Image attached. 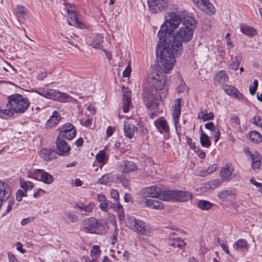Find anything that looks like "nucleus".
<instances>
[{
  "instance_id": "nucleus-1",
  "label": "nucleus",
  "mask_w": 262,
  "mask_h": 262,
  "mask_svg": "<svg viewBox=\"0 0 262 262\" xmlns=\"http://www.w3.org/2000/svg\"><path fill=\"white\" fill-rule=\"evenodd\" d=\"M195 26L196 21L193 18L185 16L179 30L161 40L164 43L163 49H157L156 53L158 62L164 67L165 71L172 69L175 61L174 55L182 54L183 43L192 39Z\"/></svg>"
},
{
  "instance_id": "nucleus-2",
  "label": "nucleus",
  "mask_w": 262,
  "mask_h": 262,
  "mask_svg": "<svg viewBox=\"0 0 262 262\" xmlns=\"http://www.w3.org/2000/svg\"><path fill=\"white\" fill-rule=\"evenodd\" d=\"M163 72L157 69L151 71L148 76V82L151 88L155 90L157 94H158L159 99L164 98L167 95V89L165 87L166 81V75L169 71H165L164 67Z\"/></svg>"
},
{
  "instance_id": "nucleus-3",
  "label": "nucleus",
  "mask_w": 262,
  "mask_h": 262,
  "mask_svg": "<svg viewBox=\"0 0 262 262\" xmlns=\"http://www.w3.org/2000/svg\"><path fill=\"white\" fill-rule=\"evenodd\" d=\"M183 20L184 18L182 19L180 15L176 13H168L165 23L161 26L158 33L160 40L172 34L173 30L178 28L180 23L183 22Z\"/></svg>"
},
{
  "instance_id": "nucleus-4",
  "label": "nucleus",
  "mask_w": 262,
  "mask_h": 262,
  "mask_svg": "<svg viewBox=\"0 0 262 262\" xmlns=\"http://www.w3.org/2000/svg\"><path fill=\"white\" fill-rule=\"evenodd\" d=\"M8 99L7 106L10 107L15 113H24L30 105L28 99L18 94L12 95L9 96Z\"/></svg>"
},
{
  "instance_id": "nucleus-5",
  "label": "nucleus",
  "mask_w": 262,
  "mask_h": 262,
  "mask_svg": "<svg viewBox=\"0 0 262 262\" xmlns=\"http://www.w3.org/2000/svg\"><path fill=\"white\" fill-rule=\"evenodd\" d=\"M32 92L36 93L45 98L59 101H62L63 100L71 97L66 93L60 92L53 89H39L38 90L33 89Z\"/></svg>"
},
{
  "instance_id": "nucleus-6",
  "label": "nucleus",
  "mask_w": 262,
  "mask_h": 262,
  "mask_svg": "<svg viewBox=\"0 0 262 262\" xmlns=\"http://www.w3.org/2000/svg\"><path fill=\"white\" fill-rule=\"evenodd\" d=\"M125 223L128 228L140 234L148 235L150 233L145 223L141 220H136L133 216L127 217Z\"/></svg>"
},
{
  "instance_id": "nucleus-7",
  "label": "nucleus",
  "mask_w": 262,
  "mask_h": 262,
  "mask_svg": "<svg viewBox=\"0 0 262 262\" xmlns=\"http://www.w3.org/2000/svg\"><path fill=\"white\" fill-rule=\"evenodd\" d=\"M143 100L147 108H152L155 109L158 107L159 99L158 94L155 96L153 92L148 89H145L143 90Z\"/></svg>"
},
{
  "instance_id": "nucleus-8",
  "label": "nucleus",
  "mask_w": 262,
  "mask_h": 262,
  "mask_svg": "<svg viewBox=\"0 0 262 262\" xmlns=\"http://www.w3.org/2000/svg\"><path fill=\"white\" fill-rule=\"evenodd\" d=\"M64 9L67 11L68 14V21L69 24L78 28L82 29L84 25L79 21L77 18V16L75 12V8L69 4L65 5Z\"/></svg>"
},
{
  "instance_id": "nucleus-9",
  "label": "nucleus",
  "mask_w": 262,
  "mask_h": 262,
  "mask_svg": "<svg viewBox=\"0 0 262 262\" xmlns=\"http://www.w3.org/2000/svg\"><path fill=\"white\" fill-rule=\"evenodd\" d=\"M99 227L97 220L91 217L82 221L80 230L85 232L93 233L98 230Z\"/></svg>"
},
{
  "instance_id": "nucleus-10",
  "label": "nucleus",
  "mask_w": 262,
  "mask_h": 262,
  "mask_svg": "<svg viewBox=\"0 0 262 262\" xmlns=\"http://www.w3.org/2000/svg\"><path fill=\"white\" fill-rule=\"evenodd\" d=\"M168 0H147L149 9L152 13H159L168 6Z\"/></svg>"
},
{
  "instance_id": "nucleus-11",
  "label": "nucleus",
  "mask_w": 262,
  "mask_h": 262,
  "mask_svg": "<svg viewBox=\"0 0 262 262\" xmlns=\"http://www.w3.org/2000/svg\"><path fill=\"white\" fill-rule=\"evenodd\" d=\"M58 129L60 131L58 137L72 140L76 136V129L74 126L70 123L63 124Z\"/></svg>"
},
{
  "instance_id": "nucleus-12",
  "label": "nucleus",
  "mask_w": 262,
  "mask_h": 262,
  "mask_svg": "<svg viewBox=\"0 0 262 262\" xmlns=\"http://www.w3.org/2000/svg\"><path fill=\"white\" fill-rule=\"evenodd\" d=\"M57 156H68L70 154L71 147L62 138L57 137L56 141Z\"/></svg>"
},
{
  "instance_id": "nucleus-13",
  "label": "nucleus",
  "mask_w": 262,
  "mask_h": 262,
  "mask_svg": "<svg viewBox=\"0 0 262 262\" xmlns=\"http://www.w3.org/2000/svg\"><path fill=\"white\" fill-rule=\"evenodd\" d=\"M162 186L157 185L148 187L144 188L142 191V195L143 198H160V194L162 192Z\"/></svg>"
},
{
  "instance_id": "nucleus-14",
  "label": "nucleus",
  "mask_w": 262,
  "mask_h": 262,
  "mask_svg": "<svg viewBox=\"0 0 262 262\" xmlns=\"http://www.w3.org/2000/svg\"><path fill=\"white\" fill-rule=\"evenodd\" d=\"M193 2L196 6L205 13L209 15L214 13V8L209 2V0H193Z\"/></svg>"
},
{
  "instance_id": "nucleus-15",
  "label": "nucleus",
  "mask_w": 262,
  "mask_h": 262,
  "mask_svg": "<svg viewBox=\"0 0 262 262\" xmlns=\"http://www.w3.org/2000/svg\"><path fill=\"white\" fill-rule=\"evenodd\" d=\"M11 195V189L9 185L0 181V208L4 201L8 200Z\"/></svg>"
},
{
  "instance_id": "nucleus-16",
  "label": "nucleus",
  "mask_w": 262,
  "mask_h": 262,
  "mask_svg": "<svg viewBox=\"0 0 262 262\" xmlns=\"http://www.w3.org/2000/svg\"><path fill=\"white\" fill-rule=\"evenodd\" d=\"M244 152L246 155L249 156L252 160L251 166L254 170L259 169L261 165V156L258 152L252 154L249 151L248 148L244 149Z\"/></svg>"
},
{
  "instance_id": "nucleus-17",
  "label": "nucleus",
  "mask_w": 262,
  "mask_h": 262,
  "mask_svg": "<svg viewBox=\"0 0 262 262\" xmlns=\"http://www.w3.org/2000/svg\"><path fill=\"white\" fill-rule=\"evenodd\" d=\"M123 93V106L122 108L124 113H127L129 111V106L131 102V92L127 87L122 86Z\"/></svg>"
},
{
  "instance_id": "nucleus-18",
  "label": "nucleus",
  "mask_w": 262,
  "mask_h": 262,
  "mask_svg": "<svg viewBox=\"0 0 262 262\" xmlns=\"http://www.w3.org/2000/svg\"><path fill=\"white\" fill-rule=\"evenodd\" d=\"M39 155L45 161H49L57 158V152L54 149L43 148L40 150Z\"/></svg>"
},
{
  "instance_id": "nucleus-19",
  "label": "nucleus",
  "mask_w": 262,
  "mask_h": 262,
  "mask_svg": "<svg viewBox=\"0 0 262 262\" xmlns=\"http://www.w3.org/2000/svg\"><path fill=\"white\" fill-rule=\"evenodd\" d=\"M123 129L125 136L129 139H132L133 138L135 132L137 131L138 127H135L129 121H125L124 123Z\"/></svg>"
},
{
  "instance_id": "nucleus-20",
  "label": "nucleus",
  "mask_w": 262,
  "mask_h": 262,
  "mask_svg": "<svg viewBox=\"0 0 262 262\" xmlns=\"http://www.w3.org/2000/svg\"><path fill=\"white\" fill-rule=\"evenodd\" d=\"M181 99H176L174 104L173 106V120L175 125L179 122L181 114Z\"/></svg>"
},
{
  "instance_id": "nucleus-21",
  "label": "nucleus",
  "mask_w": 262,
  "mask_h": 262,
  "mask_svg": "<svg viewBox=\"0 0 262 262\" xmlns=\"http://www.w3.org/2000/svg\"><path fill=\"white\" fill-rule=\"evenodd\" d=\"M192 194L189 191L176 190L175 201L185 202L191 199Z\"/></svg>"
},
{
  "instance_id": "nucleus-22",
  "label": "nucleus",
  "mask_w": 262,
  "mask_h": 262,
  "mask_svg": "<svg viewBox=\"0 0 262 262\" xmlns=\"http://www.w3.org/2000/svg\"><path fill=\"white\" fill-rule=\"evenodd\" d=\"M223 89L227 94L233 96L235 98L241 99L243 97L242 95L240 93L238 90L231 85H226L224 86Z\"/></svg>"
},
{
  "instance_id": "nucleus-23",
  "label": "nucleus",
  "mask_w": 262,
  "mask_h": 262,
  "mask_svg": "<svg viewBox=\"0 0 262 262\" xmlns=\"http://www.w3.org/2000/svg\"><path fill=\"white\" fill-rule=\"evenodd\" d=\"M121 167L123 173L133 172L138 169L137 166L134 162L128 160H124L121 165Z\"/></svg>"
},
{
  "instance_id": "nucleus-24",
  "label": "nucleus",
  "mask_w": 262,
  "mask_h": 262,
  "mask_svg": "<svg viewBox=\"0 0 262 262\" xmlns=\"http://www.w3.org/2000/svg\"><path fill=\"white\" fill-rule=\"evenodd\" d=\"M176 190H164L162 188V192L159 199L163 201H175Z\"/></svg>"
},
{
  "instance_id": "nucleus-25",
  "label": "nucleus",
  "mask_w": 262,
  "mask_h": 262,
  "mask_svg": "<svg viewBox=\"0 0 262 262\" xmlns=\"http://www.w3.org/2000/svg\"><path fill=\"white\" fill-rule=\"evenodd\" d=\"M145 206L155 209H163L164 208L163 204L158 200L152 199H146L145 202Z\"/></svg>"
},
{
  "instance_id": "nucleus-26",
  "label": "nucleus",
  "mask_w": 262,
  "mask_h": 262,
  "mask_svg": "<svg viewBox=\"0 0 262 262\" xmlns=\"http://www.w3.org/2000/svg\"><path fill=\"white\" fill-rule=\"evenodd\" d=\"M103 41V37L101 34H96L95 37L93 38L90 45L95 48H98L101 50L102 49L101 47V44Z\"/></svg>"
},
{
  "instance_id": "nucleus-27",
  "label": "nucleus",
  "mask_w": 262,
  "mask_h": 262,
  "mask_svg": "<svg viewBox=\"0 0 262 262\" xmlns=\"http://www.w3.org/2000/svg\"><path fill=\"white\" fill-rule=\"evenodd\" d=\"M228 80V76L224 70H221L218 72L215 75V81L214 84L217 83L224 84Z\"/></svg>"
},
{
  "instance_id": "nucleus-28",
  "label": "nucleus",
  "mask_w": 262,
  "mask_h": 262,
  "mask_svg": "<svg viewBox=\"0 0 262 262\" xmlns=\"http://www.w3.org/2000/svg\"><path fill=\"white\" fill-rule=\"evenodd\" d=\"M233 171L232 167L226 166L222 167L220 170V175L223 180H226L231 176Z\"/></svg>"
},
{
  "instance_id": "nucleus-29",
  "label": "nucleus",
  "mask_w": 262,
  "mask_h": 262,
  "mask_svg": "<svg viewBox=\"0 0 262 262\" xmlns=\"http://www.w3.org/2000/svg\"><path fill=\"white\" fill-rule=\"evenodd\" d=\"M249 138L254 143H260L262 142V136L256 130H252L249 133Z\"/></svg>"
},
{
  "instance_id": "nucleus-30",
  "label": "nucleus",
  "mask_w": 262,
  "mask_h": 262,
  "mask_svg": "<svg viewBox=\"0 0 262 262\" xmlns=\"http://www.w3.org/2000/svg\"><path fill=\"white\" fill-rule=\"evenodd\" d=\"M60 116L58 113L55 111L53 112L52 115L48 120V124L51 127L56 125L60 120Z\"/></svg>"
},
{
  "instance_id": "nucleus-31",
  "label": "nucleus",
  "mask_w": 262,
  "mask_h": 262,
  "mask_svg": "<svg viewBox=\"0 0 262 262\" xmlns=\"http://www.w3.org/2000/svg\"><path fill=\"white\" fill-rule=\"evenodd\" d=\"M98 200L100 202V208L104 211H107L108 209V203L103 194H98Z\"/></svg>"
},
{
  "instance_id": "nucleus-32",
  "label": "nucleus",
  "mask_w": 262,
  "mask_h": 262,
  "mask_svg": "<svg viewBox=\"0 0 262 262\" xmlns=\"http://www.w3.org/2000/svg\"><path fill=\"white\" fill-rule=\"evenodd\" d=\"M154 124L157 128H162L165 133L169 132V126L165 120L157 119L155 121Z\"/></svg>"
},
{
  "instance_id": "nucleus-33",
  "label": "nucleus",
  "mask_w": 262,
  "mask_h": 262,
  "mask_svg": "<svg viewBox=\"0 0 262 262\" xmlns=\"http://www.w3.org/2000/svg\"><path fill=\"white\" fill-rule=\"evenodd\" d=\"M235 192L232 190H225L219 192L217 196L222 201L228 200L229 196L234 195Z\"/></svg>"
},
{
  "instance_id": "nucleus-34",
  "label": "nucleus",
  "mask_w": 262,
  "mask_h": 262,
  "mask_svg": "<svg viewBox=\"0 0 262 262\" xmlns=\"http://www.w3.org/2000/svg\"><path fill=\"white\" fill-rule=\"evenodd\" d=\"M214 205L213 204L206 200H199L198 203V207L201 210H208Z\"/></svg>"
},
{
  "instance_id": "nucleus-35",
  "label": "nucleus",
  "mask_w": 262,
  "mask_h": 262,
  "mask_svg": "<svg viewBox=\"0 0 262 262\" xmlns=\"http://www.w3.org/2000/svg\"><path fill=\"white\" fill-rule=\"evenodd\" d=\"M200 143L203 147L208 148L211 145V142L208 136L204 133H202L200 136Z\"/></svg>"
},
{
  "instance_id": "nucleus-36",
  "label": "nucleus",
  "mask_w": 262,
  "mask_h": 262,
  "mask_svg": "<svg viewBox=\"0 0 262 262\" xmlns=\"http://www.w3.org/2000/svg\"><path fill=\"white\" fill-rule=\"evenodd\" d=\"M241 31L244 34L250 36L254 35L256 32L253 28L247 26H242L241 27Z\"/></svg>"
},
{
  "instance_id": "nucleus-37",
  "label": "nucleus",
  "mask_w": 262,
  "mask_h": 262,
  "mask_svg": "<svg viewBox=\"0 0 262 262\" xmlns=\"http://www.w3.org/2000/svg\"><path fill=\"white\" fill-rule=\"evenodd\" d=\"M53 177L47 172H43V173L41 174V180L46 184H51L53 182Z\"/></svg>"
},
{
  "instance_id": "nucleus-38",
  "label": "nucleus",
  "mask_w": 262,
  "mask_h": 262,
  "mask_svg": "<svg viewBox=\"0 0 262 262\" xmlns=\"http://www.w3.org/2000/svg\"><path fill=\"white\" fill-rule=\"evenodd\" d=\"M247 242L245 239H238L235 243L233 244V248L236 250L245 248H247Z\"/></svg>"
},
{
  "instance_id": "nucleus-39",
  "label": "nucleus",
  "mask_w": 262,
  "mask_h": 262,
  "mask_svg": "<svg viewBox=\"0 0 262 262\" xmlns=\"http://www.w3.org/2000/svg\"><path fill=\"white\" fill-rule=\"evenodd\" d=\"M242 58L240 56H237L235 57V61L233 62L230 64L229 68L234 71L237 70L242 62Z\"/></svg>"
},
{
  "instance_id": "nucleus-40",
  "label": "nucleus",
  "mask_w": 262,
  "mask_h": 262,
  "mask_svg": "<svg viewBox=\"0 0 262 262\" xmlns=\"http://www.w3.org/2000/svg\"><path fill=\"white\" fill-rule=\"evenodd\" d=\"M16 14L23 17L27 14L28 10L26 7L21 5H17L15 8Z\"/></svg>"
},
{
  "instance_id": "nucleus-41",
  "label": "nucleus",
  "mask_w": 262,
  "mask_h": 262,
  "mask_svg": "<svg viewBox=\"0 0 262 262\" xmlns=\"http://www.w3.org/2000/svg\"><path fill=\"white\" fill-rule=\"evenodd\" d=\"M20 187L22 189L26 191H27L28 189H32L34 187V184L31 182H25L23 180H20Z\"/></svg>"
},
{
  "instance_id": "nucleus-42",
  "label": "nucleus",
  "mask_w": 262,
  "mask_h": 262,
  "mask_svg": "<svg viewBox=\"0 0 262 262\" xmlns=\"http://www.w3.org/2000/svg\"><path fill=\"white\" fill-rule=\"evenodd\" d=\"M96 160L100 163H105V152L104 151L100 150L96 156Z\"/></svg>"
},
{
  "instance_id": "nucleus-43",
  "label": "nucleus",
  "mask_w": 262,
  "mask_h": 262,
  "mask_svg": "<svg viewBox=\"0 0 262 262\" xmlns=\"http://www.w3.org/2000/svg\"><path fill=\"white\" fill-rule=\"evenodd\" d=\"M169 245L173 247H177L179 248H182L185 245V242L180 238H178L177 240L174 242H169Z\"/></svg>"
},
{
  "instance_id": "nucleus-44",
  "label": "nucleus",
  "mask_w": 262,
  "mask_h": 262,
  "mask_svg": "<svg viewBox=\"0 0 262 262\" xmlns=\"http://www.w3.org/2000/svg\"><path fill=\"white\" fill-rule=\"evenodd\" d=\"M200 189L201 191L203 193L210 192L213 190H212V187L210 185L209 181L203 184L200 187Z\"/></svg>"
},
{
  "instance_id": "nucleus-45",
  "label": "nucleus",
  "mask_w": 262,
  "mask_h": 262,
  "mask_svg": "<svg viewBox=\"0 0 262 262\" xmlns=\"http://www.w3.org/2000/svg\"><path fill=\"white\" fill-rule=\"evenodd\" d=\"M187 86L183 79L180 80V85L177 87V91L178 93H183L187 91Z\"/></svg>"
},
{
  "instance_id": "nucleus-46",
  "label": "nucleus",
  "mask_w": 262,
  "mask_h": 262,
  "mask_svg": "<svg viewBox=\"0 0 262 262\" xmlns=\"http://www.w3.org/2000/svg\"><path fill=\"white\" fill-rule=\"evenodd\" d=\"M216 169V165L213 164L211 166H209L207 169L205 170L204 171L201 172V176L205 177L209 174H210L213 172Z\"/></svg>"
},
{
  "instance_id": "nucleus-47",
  "label": "nucleus",
  "mask_w": 262,
  "mask_h": 262,
  "mask_svg": "<svg viewBox=\"0 0 262 262\" xmlns=\"http://www.w3.org/2000/svg\"><path fill=\"white\" fill-rule=\"evenodd\" d=\"M202 116L200 117V115H199V117L202 119L203 121H207L209 120H212L214 118V114L210 112L209 113H202Z\"/></svg>"
},
{
  "instance_id": "nucleus-48",
  "label": "nucleus",
  "mask_w": 262,
  "mask_h": 262,
  "mask_svg": "<svg viewBox=\"0 0 262 262\" xmlns=\"http://www.w3.org/2000/svg\"><path fill=\"white\" fill-rule=\"evenodd\" d=\"M187 142L190 148L193 149L195 152H198L199 151V148L196 147L195 145V143L192 141L191 138L186 137Z\"/></svg>"
},
{
  "instance_id": "nucleus-49",
  "label": "nucleus",
  "mask_w": 262,
  "mask_h": 262,
  "mask_svg": "<svg viewBox=\"0 0 262 262\" xmlns=\"http://www.w3.org/2000/svg\"><path fill=\"white\" fill-rule=\"evenodd\" d=\"M77 207L81 210H83L85 212H91L93 210V207L91 205H85L83 203L77 204Z\"/></svg>"
},
{
  "instance_id": "nucleus-50",
  "label": "nucleus",
  "mask_w": 262,
  "mask_h": 262,
  "mask_svg": "<svg viewBox=\"0 0 262 262\" xmlns=\"http://www.w3.org/2000/svg\"><path fill=\"white\" fill-rule=\"evenodd\" d=\"M209 183L212 187V190H214L222 184V181L219 179H215L210 181Z\"/></svg>"
},
{
  "instance_id": "nucleus-51",
  "label": "nucleus",
  "mask_w": 262,
  "mask_h": 262,
  "mask_svg": "<svg viewBox=\"0 0 262 262\" xmlns=\"http://www.w3.org/2000/svg\"><path fill=\"white\" fill-rule=\"evenodd\" d=\"M65 215L71 222L75 223L78 221V216L71 212H66Z\"/></svg>"
},
{
  "instance_id": "nucleus-52",
  "label": "nucleus",
  "mask_w": 262,
  "mask_h": 262,
  "mask_svg": "<svg viewBox=\"0 0 262 262\" xmlns=\"http://www.w3.org/2000/svg\"><path fill=\"white\" fill-rule=\"evenodd\" d=\"M9 110L7 109H4V110H1L0 109V117H4L5 116H12L13 115V113L12 112V110L10 109V107Z\"/></svg>"
},
{
  "instance_id": "nucleus-53",
  "label": "nucleus",
  "mask_w": 262,
  "mask_h": 262,
  "mask_svg": "<svg viewBox=\"0 0 262 262\" xmlns=\"http://www.w3.org/2000/svg\"><path fill=\"white\" fill-rule=\"evenodd\" d=\"M212 135L214 137V142H216L220 137V130L218 127H215L212 131Z\"/></svg>"
},
{
  "instance_id": "nucleus-54",
  "label": "nucleus",
  "mask_w": 262,
  "mask_h": 262,
  "mask_svg": "<svg viewBox=\"0 0 262 262\" xmlns=\"http://www.w3.org/2000/svg\"><path fill=\"white\" fill-rule=\"evenodd\" d=\"M217 243L220 244V246L222 247V249L227 254L229 253V250L228 249V247L225 244L224 241L221 240L220 238H218L217 239Z\"/></svg>"
},
{
  "instance_id": "nucleus-55",
  "label": "nucleus",
  "mask_w": 262,
  "mask_h": 262,
  "mask_svg": "<svg viewBox=\"0 0 262 262\" xmlns=\"http://www.w3.org/2000/svg\"><path fill=\"white\" fill-rule=\"evenodd\" d=\"M110 179L108 174H104L98 180V183L102 184H105L109 182Z\"/></svg>"
},
{
  "instance_id": "nucleus-56",
  "label": "nucleus",
  "mask_w": 262,
  "mask_h": 262,
  "mask_svg": "<svg viewBox=\"0 0 262 262\" xmlns=\"http://www.w3.org/2000/svg\"><path fill=\"white\" fill-rule=\"evenodd\" d=\"M178 238L179 237L178 236V234L176 232L173 231H171L170 232L169 235V239L170 242H174L176 240H177Z\"/></svg>"
},
{
  "instance_id": "nucleus-57",
  "label": "nucleus",
  "mask_w": 262,
  "mask_h": 262,
  "mask_svg": "<svg viewBox=\"0 0 262 262\" xmlns=\"http://www.w3.org/2000/svg\"><path fill=\"white\" fill-rule=\"evenodd\" d=\"M110 194H111V196L116 201H118L119 198V193L118 192V191L116 190H114V189H112L111 192H110Z\"/></svg>"
},
{
  "instance_id": "nucleus-58",
  "label": "nucleus",
  "mask_w": 262,
  "mask_h": 262,
  "mask_svg": "<svg viewBox=\"0 0 262 262\" xmlns=\"http://www.w3.org/2000/svg\"><path fill=\"white\" fill-rule=\"evenodd\" d=\"M14 203V200L13 199H10L8 202L7 208L6 209V213H8L12 209V207Z\"/></svg>"
},
{
  "instance_id": "nucleus-59",
  "label": "nucleus",
  "mask_w": 262,
  "mask_h": 262,
  "mask_svg": "<svg viewBox=\"0 0 262 262\" xmlns=\"http://www.w3.org/2000/svg\"><path fill=\"white\" fill-rule=\"evenodd\" d=\"M115 130V128L112 126H109L106 129V135L107 137H111L114 131Z\"/></svg>"
},
{
  "instance_id": "nucleus-60",
  "label": "nucleus",
  "mask_w": 262,
  "mask_h": 262,
  "mask_svg": "<svg viewBox=\"0 0 262 262\" xmlns=\"http://www.w3.org/2000/svg\"><path fill=\"white\" fill-rule=\"evenodd\" d=\"M205 127L206 128L209 129L211 131H212L214 129V128L216 127L214 123L212 122H208L205 124Z\"/></svg>"
},
{
  "instance_id": "nucleus-61",
  "label": "nucleus",
  "mask_w": 262,
  "mask_h": 262,
  "mask_svg": "<svg viewBox=\"0 0 262 262\" xmlns=\"http://www.w3.org/2000/svg\"><path fill=\"white\" fill-rule=\"evenodd\" d=\"M47 76V73L46 72H41L39 73L37 76L38 80H42Z\"/></svg>"
},
{
  "instance_id": "nucleus-62",
  "label": "nucleus",
  "mask_w": 262,
  "mask_h": 262,
  "mask_svg": "<svg viewBox=\"0 0 262 262\" xmlns=\"http://www.w3.org/2000/svg\"><path fill=\"white\" fill-rule=\"evenodd\" d=\"M230 120H232L236 125L240 124L239 118L236 115H233L230 117Z\"/></svg>"
},
{
  "instance_id": "nucleus-63",
  "label": "nucleus",
  "mask_w": 262,
  "mask_h": 262,
  "mask_svg": "<svg viewBox=\"0 0 262 262\" xmlns=\"http://www.w3.org/2000/svg\"><path fill=\"white\" fill-rule=\"evenodd\" d=\"M118 215H119V219L121 221L123 220L124 218V210L123 208H121V209H119L117 210Z\"/></svg>"
},
{
  "instance_id": "nucleus-64",
  "label": "nucleus",
  "mask_w": 262,
  "mask_h": 262,
  "mask_svg": "<svg viewBox=\"0 0 262 262\" xmlns=\"http://www.w3.org/2000/svg\"><path fill=\"white\" fill-rule=\"evenodd\" d=\"M131 72V69L130 67H127L126 68V69L123 71V76L124 77H128Z\"/></svg>"
}]
</instances>
